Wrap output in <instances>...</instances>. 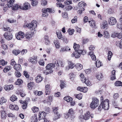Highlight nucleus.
Instances as JSON below:
<instances>
[{"label": "nucleus", "mask_w": 122, "mask_h": 122, "mask_svg": "<svg viewBox=\"0 0 122 122\" xmlns=\"http://www.w3.org/2000/svg\"><path fill=\"white\" fill-rule=\"evenodd\" d=\"M86 52V51L85 50H79L78 51H76L75 52L71 55V56L75 57L76 58H79L81 54L85 55Z\"/></svg>", "instance_id": "obj_1"}, {"label": "nucleus", "mask_w": 122, "mask_h": 122, "mask_svg": "<svg viewBox=\"0 0 122 122\" xmlns=\"http://www.w3.org/2000/svg\"><path fill=\"white\" fill-rule=\"evenodd\" d=\"M92 101L90 105V107L93 109H95L99 104V101L96 98H93L92 99Z\"/></svg>", "instance_id": "obj_2"}, {"label": "nucleus", "mask_w": 122, "mask_h": 122, "mask_svg": "<svg viewBox=\"0 0 122 122\" xmlns=\"http://www.w3.org/2000/svg\"><path fill=\"white\" fill-rule=\"evenodd\" d=\"M37 22L36 21L33 20L31 23L27 24L25 26L31 30H33L37 27Z\"/></svg>", "instance_id": "obj_3"}, {"label": "nucleus", "mask_w": 122, "mask_h": 122, "mask_svg": "<svg viewBox=\"0 0 122 122\" xmlns=\"http://www.w3.org/2000/svg\"><path fill=\"white\" fill-rule=\"evenodd\" d=\"M61 63V65L62 67H63L62 66V62L60 61L59 62L56 59H54L52 60V64L54 65V68L56 70H58L59 69V63Z\"/></svg>", "instance_id": "obj_4"}, {"label": "nucleus", "mask_w": 122, "mask_h": 122, "mask_svg": "<svg viewBox=\"0 0 122 122\" xmlns=\"http://www.w3.org/2000/svg\"><path fill=\"white\" fill-rule=\"evenodd\" d=\"M101 104L103 108L106 110H107L109 107V101L108 99L104 100L102 102Z\"/></svg>", "instance_id": "obj_5"}, {"label": "nucleus", "mask_w": 122, "mask_h": 122, "mask_svg": "<svg viewBox=\"0 0 122 122\" xmlns=\"http://www.w3.org/2000/svg\"><path fill=\"white\" fill-rule=\"evenodd\" d=\"M28 60L32 64H36L38 62L37 57L35 56H33L32 57H30Z\"/></svg>", "instance_id": "obj_6"}, {"label": "nucleus", "mask_w": 122, "mask_h": 122, "mask_svg": "<svg viewBox=\"0 0 122 122\" xmlns=\"http://www.w3.org/2000/svg\"><path fill=\"white\" fill-rule=\"evenodd\" d=\"M108 22L109 25H113L116 23L117 21L116 19L115 18L111 17L109 18Z\"/></svg>", "instance_id": "obj_7"}, {"label": "nucleus", "mask_w": 122, "mask_h": 122, "mask_svg": "<svg viewBox=\"0 0 122 122\" xmlns=\"http://www.w3.org/2000/svg\"><path fill=\"white\" fill-rule=\"evenodd\" d=\"M5 38L7 40H10L12 39L13 38V36L11 33L5 32L4 34Z\"/></svg>", "instance_id": "obj_8"}, {"label": "nucleus", "mask_w": 122, "mask_h": 122, "mask_svg": "<svg viewBox=\"0 0 122 122\" xmlns=\"http://www.w3.org/2000/svg\"><path fill=\"white\" fill-rule=\"evenodd\" d=\"M25 36V34L21 31L19 32L17 35H16V37L18 40H20L21 38H23Z\"/></svg>", "instance_id": "obj_9"}, {"label": "nucleus", "mask_w": 122, "mask_h": 122, "mask_svg": "<svg viewBox=\"0 0 122 122\" xmlns=\"http://www.w3.org/2000/svg\"><path fill=\"white\" fill-rule=\"evenodd\" d=\"M75 66V65L71 61L69 62L68 65L66 66V70H68L70 68L73 69Z\"/></svg>", "instance_id": "obj_10"}, {"label": "nucleus", "mask_w": 122, "mask_h": 122, "mask_svg": "<svg viewBox=\"0 0 122 122\" xmlns=\"http://www.w3.org/2000/svg\"><path fill=\"white\" fill-rule=\"evenodd\" d=\"M39 116L38 122L39 121V120L43 119H45V116H46V114L45 112H42L39 113Z\"/></svg>", "instance_id": "obj_11"}, {"label": "nucleus", "mask_w": 122, "mask_h": 122, "mask_svg": "<svg viewBox=\"0 0 122 122\" xmlns=\"http://www.w3.org/2000/svg\"><path fill=\"white\" fill-rule=\"evenodd\" d=\"M52 100V97L51 96H49L48 98L46 100H44L43 102L45 103H46L49 105L51 104V102Z\"/></svg>", "instance_id": "obj_12"}, {"label": "nucleus", "mask_w": 122, "mask_h": 122, "mask_svg": "<svg viewBox=\"0 0 122 122\" xmlns=\"http://www.w3.org/2000/svg\"><path fill=\"white\" fill-rule=\"evenodd\" d=\"M30 5L29 3L27 2H25L23 4V7L22 8L24 10H28L30 9Z\"/></svg>", "instance_id": "obj_13"}, {"label": "nucleus", "mask_w": 122, "mask_h": 122, "mask_svg": "<svg viewBox=\"0 0 122 122\" xmlns=\"http://www.w3.org/2000/svg\"><path fill=\"white\" fill-rule=\"evenodd\" d=\"M46 70L49 71L52 70L53 72V68H54V67L53 65L51 63L48 64L46 66Z\"/></svg>", "instance_id": "obj_14"}, {"label": "nucleus", "mask_w": 122, "mask_h": 122, "mask_svg": "<svg viewBox=\"0 0 122 122\" xmlns=\"http://www.w3.org/2000/svg\"><path fill=\"white\" fill-rule=\"evenodd\" d=\"M87 88L86 87H79L77 88V90H78L84 93L86 92L87 91Z\"/></svg>", "instance_id": "obj_15"}, {"label": "nucleus", "mask_w": 122, "mask_h": 122, "mask_svg": "<svg viewBox=\"0 0 122 122\" xmlns=\"http://www.w3.org/2000/svg\"><path fill=\"white\" fill-rule=\"evenodd\" d=\"M12 9L13 10H15L19 9H22V8L21 6L18 4L14 5L12 7Z\"/></svg>", "instance_id": "obj_16"}, {"label": "nucleus", "mask_w": 122, "mask_h": 122, "mask_svg": "<svg viewBox=\"0 0 122 122\" xmlns=\"http://www.w3.org/2000/svg\"><path fill=\"white\" fill-rule=\"evenodd\" d=\"M7 1L8 2L7 4V6L9 8L12 6L15 0H7Z\"/></svg>", "instance_id": "obj_17"}, {"label": "nucleus", "mask_w": 122, "mask_h": 122, "mask_svg": "<svg viewBox=\"0 0 122 122\" xmlns=\"http://www.w3.org/2000/svg\"><path fill=\"white\" fill-rule=\"evenodd\" d=\"M122 33H116L114 35H112V37H117L118 38L121 39L122 37Z\"/></svg>", "instance_id": "obj_18"}, {"label": "nucleus", "mask_w": 122, "mask_h": 122, "mask_svg": "<svg viewBox=\"0 0 122 122\" xmlns=\"http://www.w3.org/2000/svg\"><path fill=\"white\" fill-rule=\"evenodd\" d=\"M90 113L89 111L86 112L84 115L83 118L85 120L88 119L90 118Z\"/></svg>", "instance_id": "obj_19"}, {"label": "nucleus", "mask_w": 122, "mask_h": 122, "mask_svg": "<svg viewBox=\"0 0 122 122\" xmlns=\"http://www.w3.org/2000/svg\"><path fill=\"white\" fill-rule=\"evenodd\" d=\"M14 68L17 71H19L21 70L20 65V64H16L14 66Z\"/></svg>", "instance_id": "obj_20"}, {"label": "nucleus", "mask_w": 122, "mask_h": 122, "mask_svg": "<svg viewBox=\"0 0 122 122\" xmlns=\"http://www.w3.org/2000/svg\"><path fill=\"white\" fill-rule=\"evenodd\" d=\"M89 55L91 57L92 60H96V56L94 55V53L92 51H91L89 53Z\"/></svg>", "instance_id": "obj_21"}, {"label": "nucleus", "mask_w": 122, "mask_h": 122, "mask_svg": "<svg viewBox=\"0 0 122 122\" xmlns=\"http://www.w3.org/2000/svg\"><path fill=\"white\" fill-rule=\"evenodd\" d=\"M44 39L45 40V43L46 45H48L50 43V42L48 36H46L44 37Z\"/></svg>", "instance_id": "obj_22"}, {"label": "nucleus", "mask_w": 122, "mask_h": 122, "mask_svg": "<svg viewBox=\"0 0 122 122\" xmlns=\"http://www.w3.org/2000/svg\"><path fill=\"white\" fill-rule=\"evenodd\" d=\"M43 79V77L38 75L36 78L35 80L36 82L39 83Z\"/></svg>", "instance_id": "obj_23"}, {"label": "nucleus", "mask_w": 122, "mask_h": 122, "mask_svg": "<svg viewBox=\"0 0 122 122\" xmlns=\"http://www.w3.org/2000/svg\"><path fill=\"white\" fill-rule=\"evenodd\" d=\"M49 85L47 84L46 86V95H49L50 92V90L49 89Z\"/></svg>", "instance_id": "obj_24"}, {"label": "nucleus", "mask_w": 122, "mask_h": 122, "mask_svg": "<svg viewBox=\"0 0 122 122\" xmlns=\"http://www.w3.org/2000/svg\"><path fill=\"white\" fill-rule=\"evenodd\" d=\"M75 66L76 69L79 71L81 70L83 68L82 65L80 63H77Z\"/></svg>", "instance_id": "obj_25"}, {"label": "nucleus", "mask_w": 122, "mask_h": 122, "mask_svg": "<svg viewBox=\"0 0 122 122\" xmlns=\"http://www.w3.org/2000/svg\"><path fill=\"white\" fill-rule=\"evenodd\" d=\"M96 76L97 78L99 80H101L103 77L102 73H98L96 75Z\"/></svg>", "instance_id": "obj_26"}, {"label": "nucleus", "mask_w": 122, "mask_h": 122, "mask_svg": "<svg viewBox=\"0 0 122 122\" xmlns=\"http://www.w3.org/2000/svg\"><path fill=\"white\" fill-rule=\"evenodd\" d=\"M108 25V24L106 21H103L101 25V28L102 29H104L106 28Z\"/></svg>", "instance_id": "obj_27"}, {"label": "nucleus", "mask_w": 122, "mask_h": 122, "mask_svg": "<svg viewBox=\"0 0 122 122\" xmlns=\"http://www.w3.org/2000/svg\"><path fill=\"white\" fill-rule=\"evenodd\" d=\"M37 116L35 114L31 118V122H37L38 119Z\"/></svg>", "instance_id": "obj_28"}, {"label": "nucleus", "mask_w": 122, "mask_h": 122, "mask_svg": "<svg viewBox=\"0 0 122 122\" xmlns=\"http://www.w3.org/2000/svg\"><path fill=\"white\" fill-rule=\"evenodd\" d=\"M116 46H119L120 48H122V39L120 41H117L116 42Z\"/></svg>", "instance_id": "obj_29"}, {"label": "nucleus", "mask_w": 122, "mask_h": 122, "mask_svg": "<svg viewBox=\"0 0 122 122\" xmlns=\"http://www.w3.org/2000/svg\"><path fill=\"white\" fill-rule=\"evenodd\" d=\"M80 47V46L79 44H77L76 43L74 44L73 48L75 51H78Z\"/></svg>", "instance_id": "obj_30"}, {"label": "nucleus", "mask_w": 122, "mask_h": 122, "mask_svg": "<svg viewBox=\"0 0 122 122\" xmlns=\"http://www.w3.org/2000/svg\"><path fill=\"white\" fill-rule=\"evenodd\" d=\"M88 22L92 27H95V22L94 20H92L91 21H89Z\"/></svg>", "instance_id": "obj_31"}, {"label": "nucleus", "mask_w": 122, "mask_h": 122, "mask_svg": "<svg viewBox=\"0 0 122 122\" xmlns=\"http://www.w3.org/2000/svg\"><path fill=\"white\" fill-rule=\"evenodd\" d=\"M1 117L2 119H4L6 116V113L5 112L4 110H1Z\"/></svg>", "instance_id": "obj_32"}, {"label": "nucleus", "mask_w": 122, "mask_h": 122, "mask_svg": "<svg viewBox=\"0 0 122 122\" xmlns=\"http://www.w3.org/2000/svg\"><path fill=\"white\" fill-rule=\"evenodd\" d=\"M102 65V63L100 61L97 60L96 62V66L97 67L99 68Z\"/></svg>", "instance_id": "obj_33"}, {"label": "nucleus", "mask_w": 122, "mask_h": 122, "mask_svg": "<svg viewBox=\"0 0 122 122\" xmlns=\"http://www.w3.org/2000/svg\"><path fill=\"white\" fill-rule=\"evenodd\" d=\"M34 83L33 82H30L28 83L27 85V86L30 89H31L32 87L34 85Z\"/></svg>", "instance_id": "obj_34"}, {"label": "nucleus", "mask_w": 122, "mask_h": 122, "mask_svg": "<svg viewBox=\"0 0 122 122\" xmlns=\"http://www.w3.org/2000/svg\"><path fill=\"white\" fill-rule=\"evenodd\" d=\"M80 79L81 81L83 83H84L85 80L86 78L84 76L82 73H81L80 75Z\"/></svg>", "instance_id": "obj_35"}, {"label": "nucleus", "mask_w": 122, "mask_h": 122, "mask_svg": "<svg viewBox=\"0 0 122 122\" xmlns=\"http://www.w3.org/2000/svg\"><path fill=\"white\" fill-rule=\"evenodd\" d=\"M33 36V34L32 33H27L26 34L25 37L27 39H30Z\"/></svg>", "instance_id": "obj_36"}, {"label": "nucleus", "mask_w": 122, "mask_h": 122, "mask_svg": "<svg viewBox=\"0 0 122 122\" xmlns=\"http://www.w3.org/2000/svg\"><path fill=\"white\" fill-rule=\"evenodd\" d=\"M54 43L55 44L56 48L58 49L59 48L60 43L59 41H58L57 40L55 41Z\"/></svg>", "instance_id": "obj_37"}, {"label": "nucleus", "mask_w": 122, "mask_h": 122, "mask_svg": "<svg viewBox=\"0 0 122 122\" xmlns=\"http://www.w3.org/2000/svg\"><path fill=\"white\" fill-rule=\"evenodd\" d=\"M115 85L116 86H122V82L120 81H116L114 83Z\"/></svg>", "instance_id": "obj_38"}, {"label": "nucleus", "mask_w": 122, "mask_h": 122, "mask_svg": "<svg viewBox=\"0 0 122 122\" xmlns=\"http://www.w3.org/2000/svg\"><path fill=\"white\" fill-rule=\"evenodd\" d=\"M70 78L71 80H73L74 78L76 76V74L74 73H71L70 74Z\"/></svg>", "instance_id": "obj_39"}, {"label": "nucleus", "mask_w": 122, "mask_h": 122, "mask_svg": "<svg viewBox=\"0 0 122 122\" xmlns=\"http://www.w3.org/2000/svg\"><path fill=\"white\" fill-rule=\"evenodd\" d=\"M23 81L22 80L20 79H18L17 81L15 82V83L16 85H20L21 84H22Z\"/></svg>", "instance_id": "obj_40"}, {"label": "nucleus", "mask_w": 122, "mask_h": 122, "mask_svg": "<svg viewBox=\"0 0 122 122\" xmlns=\"http://www.w3.org/2000/svg\"><path fill=\"white\" fill-rule=\"evenodd\" d=\"M17 99V98L15 95H13L10 97V100L12 102H14Z\"/></svg>", "instance_id": "obj_41"}, {"label": "nucleus", "mask_w": 122, "mask_h": 122, "mask_svg": "<svg viewBox=\"0 0 122 122\" xmlns=\"http://www.w3.org/2000/svg\"><path fill=\"white\" fill-rule=\"evenodd\" d=\"M86 5V4L84 2L82 1L80 2L78 4V5L80 7H81L82 6H84Z\"/></svg>", "instance_id": "obj_42"}, {"label": "nucleus", "mask_w": 122, "mask_h": 122, "mask_svg": "<svg viewBox=\"0 0 122 122\" xmlns=\"http://www.w3.org/2000/svg\"><path fill=\"white\" fill-rule=\"evenodd\" d=\"M61 117V115L59 113H56L55 114V116L54 118L53 119L54 120H56L60 118Z\"/></svg>", "instance_id": "obj_43"}, {"label": "nucleus", "mask_w": 122, "mask_h": 122, "mask_svg": "<svg viewBox=\"0 0 122 122\" xmlns=\"http://www.w3.org/2000/svg\"><path fill=\"white\" fill-rule=\"evenodd\" d=\"M64 99L67 102H69L72 100V98L70 97L69 96L66 97L64 98Z\"/></svg>", "instance_id": "obj_44"}, {"label": "nucleus", "mask_w": 122, "mask_h": 122, "mask_svg": "<svg viewBox=\"0 0 122 122\" xmlns=\"http://www.w3.org/2000/svg\"><path fill=\"white\" fill-rule=\"evenodd\" d=\"M11 69V67L10 66H6L3 70V71L5 72H6Z\"/></svg>", "instance_id": "obj_45"}, {"label": "nucleus", "mask_w": 122, "mask_h": 122, "mask_svg": "<svg viewBox=\"0 0 122 122\" xmlns=\"http://www.w3.org/2000/svg\"><path fill=\"white\" fill-rule=\"evenodd\" d=\"M75 96L76 98L80 100L82 99V95L81 93H80L78 94L75 95Z\"/></svg>", "instance_id": "obj_46"}, {"label": "nucleus", "mask_w": 122, "mask_h": 122, "mask_svg": "<svg viewBox=\"0 0 122 122\" xmlns=\"http://www.w3.org/2000/svg\"><path fill=\"white\" fill-rule=\"evenodd\" d=\"M32 110L33 112L35 113V112H37L39 111V109L38 107H34L32 108Z\"/></svg>", "instance_id": "obj_47"}, {"label": "nucleus", "mask_w": 122, "mask_h": 122, "mask_svg": "<svg viewBox=\"0 0 122 122\" xmlns=\"http://www.w3.org/2000/svg\"><path fill=\"white\" fill-rule=\"evenodd\" d=\"M23 105L22 106V107L23 109H25L27 107V103L26 102H23Z\"/></svg>", "instance_id": "obj_48"}, {"label": "nucleus", "mask_w": 122, "mask_h": 122, "mask_svg": "<svg viewBox=\"0 0 122 122\" xmlns=\"http://www.w3.org/2000/svg\"><path fill=\"white\" fill-rule=\"evenodd\" d=\"M104 35L105 37L107 38H109L110 36L109 33L107 31L104 32Z\"/></svg>", "instance_id": "obj_49"}, {"label": "nucleus", "mask_w": 122, "mask_h": 122, "mask_svg": "<svg viewBox=\"0 0 122 122\" xmlns=\"http://www.w3.org/2000/svg\"><path fill=\"white\" fill-rule=\"evenodd\" d=\"M53 71L51 70V71H49V70H44L43 71V73H44L46 75H47L50 74L52 73Z\"/></svg>", "instance_id": "obj_50"}, {"label": "nucleus", "mask_w": 122, "mask_h": 122, "mask_svg": "<svg viewBox=\"0 0 122 122\" xmlns=\"http://www.w3.org/2000/svg\"><path fill=\"white\" fill-rule=\"evenodd\" d=\"M6 100L3 97H2L0 100V104L2 105L3 103L5 102Z\"/></svg>", "instance_id": "obj_51"}, {"label": "nucleus", "mask_w": 122, "mask_h": 122, "mask_svg": "<svg viewBox=\"0 0 122 122\" xmlns=\"http://www.w3.org/2000/svg\"><path fill=\"white\" fill-rule=\"evenodd\" d=\"M41 2L42 5L45 6L47 4V1L46 0H41Z\"/></svg>", "instance_id": "obj_52"}, {"label": "nucleus", "mask_w": 122, "mask_h": 122, "mask_svg": "<svg viewBox=\"0 0 122 122\" xmlns=\"http://www.w3.org/2000/svg\"><path fill=\"white\" fill-rule=\"evenodd\" d=\"M68 47H63L61 48L60 50L61 52H63L65 51H68Z\"/></svg>", "instance_id": "obj_53"}, {"label": "nucleus", "mask_w": 122, "mask_h": 122, "mask_svg": "<svg viewBox=\"0 0 122 122\" xmlns=\"http://www.w3.org/2000/svg\"><path fill=\"white\" fill-rule=\"evenodd\" d=\"M38 4V1L36 0H33L32 1L31 4L32 6H35L36 5Z\"/></svg>", "instance_id": "obj_54"}, {"label": "nucleus", "mask_w": 122, "mask_h": 122, "mask_svg": "<svg viewBox=\"0 0 122 122\" xmlns=\"http://www.w3.org/2000/svg\"><path fill=\"white\" fill-rule=\"evenodd\" d=\"M20 51L19 50H14L13 51V53L16 55H17L19 54Z\"/></svg>", "instance_id": "obj_55"}, {"label": "nucleus", "mask_w": 122, "mask_h": 122, "mask_svg": "<svg viewBox=\"0 0 122 122\" xmlns=\"http://www.w3.org/2000/svg\"><path fill=\"white\" fill-rule=\"evenodd\" d=\"M7 62L5 61L4 60H1L0 61V64L2 66H4L7 64Z\"/></svg>", "instance_id": "obj_56"}, {"label": "nucleus", "mask_w": 122, "mask_h": 122, "mask_svg": "<svg viewBox=\"0 0 122 122\" xmlns=\"http://www.w3.org/2000/svg\"><path fill=\"white\" fill-rule=\"evenodd\" d=\"M4 30L5 31H7L8 32H10L11 31V29L9 27H4Z\"/></svg>", "instance_id": "obj_57"}, {"label": "nucleus", "mask_w": 122, "mask_h": 122, "mask_svg": "<svg viewBox=\"0 0 122 122\" xmlns=\"http://www.w3.org/2000/svg\"><path fill=\"white\" fill-rule=\"evenodd\" d=\"M58 38L60 39H61L62 37V35L61 32H56Z\"/></svg>", "instance_id": "obj_58"}, {"label": "nucleus", "mask_w": 122, "mask_h": 122, "mask_svg": "<svg viewBox=\"0 0 122 122\" xmlns=\"http://www.w3.org/2000/svg\"><path fill=\"white\" fill-rule=\"evenodd\" d=\"M19 71H16L15 72V76L17 77H19L21 76V74Z\"/></svg>", "instance_id": "obj_59"}, {"label": "nucleus", "mask_w": 122, "mask_h": 122, "mask_svg": "<svg viewBox=\"0 0 122 122\" xmlns=\"http://www.w3.org/2000/svg\"><path fill=\"white\" fill-rule=\"evenodd\" d=\"M24 75L25 77L27 78H28L29 77V75L28 74V73L26 71H24L23 72Z\"/></svg>", "instance_id": "obj_60"}, {"label": "nucleus", "mask_w": 122, "mask_h": 122, "mask_svg": "<svg viewBox=\"0 0 122 122\" xmlns=\"http://www.w3.org/2000/svg\"><path fill=\"white\" fill-rule=\"evenodd\" d=\"M68 31L69 34L71 35L73 34L74 31V30L73 29H68Z\"/></svg>", "instance_id": "obj_61"}, {"label": "nucleus", "mask_w": 122, "mask_h": 122, "mask_svg": "<svg viewBox=\"0 0 122 122\" xmlns=\"http://www.w3.org/2000/svg\"><path fill=\"white\" fill-rule=\"evenodd\" d=\"M56 5L57 6V7L63 8L64 6V5H62L61 3L60 2H58L57 3Z\"/></svg>", "instance_id": "obj_62"}, {"label": "nucleus", "mask_w": 122, "mask_h": 122, "mask_svg": "<svg viewBox=\"0 0 122 122\" xmlns=\"http://www.w3.org/2000/svg\"><path fill=\"white\" fill-rule=\"evenodd\" d=\"M77 17L76 16H75L74 18L71 20V22L72 23H74L77 22Z\"/></svg>", "instance_id": "obj_63"}, {"label": "nucleus", "mask_w": 122, "mask_h": 122, "mask_svg": "<svg viewBox=\"0 0 122 122\" xmlns=\"http://www.w3.org/2000/svg\"><path fill=\"white\" fill-rule=\"evenodd\" d=\"M48 13L46 11H45L44 10L42 13V16L43 17H47L48 16Z\"/></svg>", "instance_id": "obj_64"}]
</instances>
